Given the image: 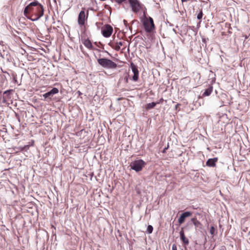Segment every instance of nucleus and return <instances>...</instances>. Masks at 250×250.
I'll list each match as a JSON object with an SVG mask.
<instances>
[{"label": "nucleus", "mask_w": 250, "mask_h": 250, "mask_svg": "<svg viewBox=\"0 0 250 250\" xmlns=\"http://www.w3.org/2000/svg\"><path fill=\"white\" fill-rule=\"evenodd\" d=\"M97 62L102 67L105 69H115L117 67L116 63L105 58L98 59Z\"/></svg>", "instance_id": "nucleus-4"}, {"label": "nucleus", "mask_w": 250, "mask_h": 250, "mask_svg": "<svg viewBox=\"0 0 250 250\" xmlns=\"http://www.w3.org/2000/svg\"><path fill=\"white\" fill-rule=\"evenodd\" d=\"M153 230V228L151 225H148L147 226L146 232L148 234H151Z\"/></svg>", "instance_id": "nucleus-19"}, {"label": "nucleus", "mask_w": 250, "mask_h": 250, "mask_svg": "<svg viewBox=\"0 0 250 250\" xmlns=\"http://www.w3.org/2000/svg\"><path fill=\"white\" fill-rule=\"evenodd\" d=\"M7 98L5 97V96H2V102L3 103H5L7 101Z\"/></svg>", "instance_id": "nucleus-26"}, {"label": "nucleus", "mask_w": 250, "mask_h": 250, "mask_svg": "<svg viewBox=\"0 0 250 250\" xmlns=\"http://www.w3.org/2000/svg\"><path fill=\"white\" fill-rule=\"evenodd\" d=\"M129 75L128 73H126L124 78V80L126 83H128V78Z\"/></svg>", "instance_id": "nucleus-23"}, {"label": "nucleus", "mask_w": 250, "mask_h": 250, "mask_svg": "<svg viewBox=\"0 0 250 250\" xmlns=\"http://www.w3.org/2000/svg\"><path fill=\"white\" fill-rule=\"evenodd\" d=\"M146 163L142 159L136 160L130 164L131 169L135 170L136 172H138L141 171L143 167L146 166Z\"/></svg>", "instance_id": "nucleus-5"}, {"label": "nucleus", "mask_w": 250, "mask_h": 250, "mask_svg": "<svg viewBox=\"0 0 250 250\" xmlns=\"http://www.w3.org/2000/svg\"><path fill=\"white\" fill-rule=\"evenodd\" d=\"M172 250H177V247L175 244H173L172 246Z\"/></svg>", "instance_id": "nucleus-27"}, {"label": "nucleus", "mask_w": 250, "mask_h": 250, "mask_svg": "<svg viewBox=\"0 0 250 250\" xmlns=\"http://www.w3.org/2000/svg\"><path fill=\"white\" fill-rule=\"evenodd\" d=\"M207 40H208V39H207ZM202 42L206 44V42H207V39H205V38H203L202 39Z\"/></svg>", "instance_id": "nucleus-30"}, {"label": "nucleus", "mask_w": 250, "mask_h": 250, "mask_svg": "<svg viewBox=\"0 0 250 250\" xmlns=\"http://www.w3.org/2000/svg\"><path fill=\"white\" fill-rule=\"evenodd\" d=\"M212 90H213L212 86L209 85L208 87L205 90V92L203 94V96H209L210 95V94L211 93V92H212Z\"/></svg>", "instance_id": "nucleus-14"}, {"label": "nucleus", "mask_w": 250, "mask_h": 250, "mask_svg": "<svg viewBox=\"0 0 250 250\" xmlns=\"http://www.w3.org/2000/svg\"><path fill=\"white\" fill-rule=\"evenodd\" d=\"M29 148V145H26L23 146H20L19 147V149L20 150V151H26Z\"/></svg>", "instance_id": "nucleus-20"}, {"label": "nucleus", "mask_w": 250, "mask_h": 250, "mask_svg": "<svg viewBox=\"0 0 250 250\" xmlns=\"http://www.w3.org/2000/svg\"><path fill=\"white\" fill-rule=\"evenodd\" d=\"M191 224H193L195 226L196 229L201 228L202 226L201 223L197 220L196 217L192 218L190 221L188 222L189 225H191Z\"/></svg>", "instance_id": "nucleus-12"}, {"label": "nucleus", "mask_w": 250, "mask_h": 250, "mask_svg": "<svg viewBox=\"0 0 250 250\" xmlns=\"http://www.w3.org/2000/svg\"><path fill=\"white\" fill-rule=\"evenodd\" d=\"M122 45H123V42H117L116 43V45L115 47H114V49L118 51L120 49V47Z\"/></svg>", "instance_id": "nucleus-18"}, {"label": "nucleus", "mask_w": 250, "mask_h": 250, "mask_svg": "<svg viewBox=\"0 0 250 250\" xmlns=\"http://www.w3.org/2000/svg\"><path fill=\"white\" fill-rule=\"evenodd\" d=\"M173 30L175 33H176V30L174 29H173Z\"/></svg>", "instance_id": "nucleus-34"}, {"label": "nucleus", "mask_w": 250, "mask_h": 250, "mask_svg": "<svg viewBox=\"0 0 250 250\" xmlns=\"http://www.w3.org/2000/svg\"><path fill=\"white\" fill-rule=\"evenodd\" d=\"M217 161L218 158L217 157L209 159L206 162V165L209 167H214Z\"/></svg>", "instance_id": "nucleus-10"}, {"label": "nucleus", "mask_w": 250, "mask_h": 250, "mask_svg": "<svg viewBox=\"0 0 250 250\" xmlns=\"http://www.w3.org/2000/svg\"><path fill=\"white\" fill-rule=\"evenodd\" d=\"M13 91L12 89H9L5 91L3 93V96H5V97L9 99L10 98V95L11 94V92Z\"/></svg>", "instance_id": "nucleus-17"}, {"label": "nucleus", "mask_w": 250, "mask_h": 250, "mask_svg": "<svg viewBox=\"0 0 250 250\" xmlns=\"http://www.w3.org/2000/svg\"><path fill=\"white\" fill-rule=\"evenodd\" d=\"M180 104H177L175 105V109H177L178 107H179V106H180Z\"/></svg>", "instance_id": "nucleus-31"}, {"label": "nucleus", "mask_w": 250, "mask_h": 250, "mask_svg": "<svg viewBox=\"0 0 250 250\" xmlns=\"http://www.w3.org/2000/svg\"><path fill=\"white\" fill-rule=\"evenodd\" d=\"M123 22H124L125 25L127 28L128 27V24H127V21L125 20H124Z\"/></svg>", "instance_id": "nucleus-28"}, {"label": "nucleus", "mask_w": 250, "mask_h": 250, "mask_svg": "<svg viewBox=\"0 0 250 250\" xmlns=\"http://www.w3.org/2000/svg\"><path fill=\"white\" fill-rule=\"evenodd\" d=\"M146 11H144V19L142 21L143 25L145 31L147 33L152 32L155 28L153 19L146 16Z\"/></svg>", "instance_id": "nucleus-3"}, {"label": "nucleus", "mask_w": 250, "mask_h": 250, "mask_svg": "<svg viewBox=\"0 0 250 250\" xmlns=\"http://www.w3.org/2000/svg\"><path fill=\"white\" fill-rule=\"evenodd\" d=\"M168 144H167V147H165L162 151V152L165 153L166 152V150L167 149L168 147Z\"/></svg>", "instance_id": "nucleus-29"}, {"label": "nucleus", "mask_w": 250, "mask_h": 250, "mask_svg": "<svg viewBox=\"0 0 250 250\" xmlns=\"http://www.w3.org/2000/svg\"><path fill=\"white\" fill-rule=\"evenodd\" d=\"M53 95L51 94V93L49 91L44 93L43 94L42 96L44 98V99H51V98L53 97Z\"/></svg>", "instance_id": "nucleus-16"}, {"label": "nucleus", "mask_w": 250, "mask_h": 250, "mask_svg": "<svg viewBox=\"0 0 250 250\" xmlns=\"http://www.w3.org/2000/svg\"><path fill=\"white\" fill-rule=\"evenodd\" d=\"M189 30H191L195 32V34L196 33V31H195V28L193 26H188L187 30L188 31Z\"/></svg>", "instance_id": "nucleus-25"}, {"label": "nucleus", "mask_w": 250, "mask_h": 250, "mask_svg": "<svg viewBox=\"0 0 250 250\" xmlns=\"http://www.w3.org/2000/svg\"><path fill=\"white\" fill-rule=\"evenodd\" d=\"M113 28L109 24H105L102 29V33L105 38L109 37L113 32Z\"/></svg>", "instance_id": "nucleus-6"}, {"label": "nucleus", "mask_w": 250, "mask_h": 250, "mask_svg": "<svg viewBox=\"0 0 250 250\" xmlns=\"http://www.w3.org/2000/svg\"><path fill=\"white\" fill-rule=\"evenodd\" d=\"M157 104L156 103L152 102L151 103L147 104L146 106V108L147 110L152 109L154 108Z\"/></svg>", "instance_id": "nucleus-15"}, {"label": "nucleus", "mask_w": 250, "mask_h": 250, "mask_svg": "<svg viewBox=\"0 0 250 250\" xmlns=\"http://www.w3.org/2000/svg\"><path fill=\"white\" fill-rule=\"evenodd\" d=\"M119 4H129L132 11L134 13H138L140 11H146V9L145 5L139 0H113Z\"/></svg>", "instance_id": "nucleus-2"}, {"label": "nucleus", "mask_w": 250, "mask_h": 250, "mask_svg": "<svg viewBox=\"0 0 250 250\" xmlns=\"http://www.w3.org/2000/svg\"><path fill=\"white\" fill-rule=\"evenodd\" d=\"M191 215L192 213L188 211L182 213L178 219V223L179 224H183L185 222L186 218L191 216Z\"/></svg>", "instance_id": "nucleus-8"}, {"label": "nucleus", "mask_w": 250, "mask_h": 250, "mask_svg": "<svg viewBox=\"0 0 250 250\" xmlns=\"http://www.w3.org/2000/svg\"><path fill=\"white\" fill-rule=\"evenodd\" d=\"M106 52H107L108 53V54H110L109 53L107 52V51H105Z\"/></svg>", "instance_id": "nucleus-35"}, {"label": "nucleus", "mask_w": 250, "mask_h": 250, "mask_svg": "<svg viewBox=\"0 0 250 250\" xmlns=\"http://www.w3.org/2000/svg\"><path fill=\"white\" fill-rule=\"evenodd\" d=\"M23 14L32 21H38L43 15V7L37 0H34L25 7Z\"/></svg>", "instance_id": "nucleus-1"}, {"label": "nucleus", "mask_w": 250, "mask_h": 250, "mask_svg": "<svg viewBox=\"0 0 250 250\" xmlns=\"http://www.w3.org/2000/svg\"><path fill=\"white\" fill-rule=\"evenodd\" d=\"M85 12L83 10H82L78 16V22L79 24L81 25H83L84 24L85 22Z\"/></svg>", "instance_id": "nucleus-9"}, {"label": "nucleus", "mask_w": 250, "mask_h": 250, "mask_svg": "<svg viewBox=\"0 0 250 250\" xmlns=\"http://www.w3.org/2000/svg\"><path fill=\"white\" fill-rule=\"evenodd\" d=\"M179 234H180V239L181 240V241L183 242V243L185 245H188L189 244V241H188V239L187 238L185 235L183 229H182L180 230Z\"/></svg>", "instance_id": "nucleus-11"}, {"label": "nucleus", "mask_w": 250, "mask_h": 250, "mask_svg": "<svg viewBox=\"0 0 250 250\" xmlns=\"http://www.w3.org/2000/svg\"><path fill=\"white\" fill-rule=\"evenodd\" d=\"M50 92L53 95H54V94H56L59 92V90L58 88L54 87L51 90H50Z\"/></svg>", "instance_id": "nucleus-21"}, {"label": "nucleus", "mask_w": 250, "mask_h": 250, "mask_svg": "<svg viewBox=\"0 0 250 250\" xmlns=\"http://www.w3.org/2000/svg\"><path fill=\"white\" fill-rule=\"evenodd\" d=\"M14 80L15 83H17V80L15 78H14Z\"/></svg>", "instance_id": "nucleus-32"}, {"label": "nucleus", "mask_w": 250, "mask_h": 250, "mask_svg": "<svg viewBox=\"0 0 250 250\" xmlns=\"http://www.w3.org/2000/svg\"><path fill=\"white\" fill-rule=\"evenodd\" d=\"M248 37L247 35H245V39H248Z\"/></svg>", "instance_id": "nucleus-33"}, {"label": "nucleus", "mask_w": 250, "mask_h": 250, "mask_svg": "<svg viewBox=\"0 0 250 250\" xmlns=\"http://www.w3.org/2000/svg\"><path fill=\"white\" fill-rule=\"evenodd\" d=\"M130 67L133 75L131 78V80L134 82H137L139 79V72L137 66L133 62L130 63Z\"/></svg>", "instance_id": "nucleus-7"}, {"label": "nucleus", "mask_w": 250, "mask_h": 250, "mask_svg": "<svg viewBox=\"0 0 250 250\" xmlns=\"http://www.w3.org/2000/svg\"><path fill=\"white\" fill-rule=\"evenodd\" d=\"M203 16L202 10H201L199 14L197 15V18L198 20H201Z\"/></svg>", "instance_id": "nucleus-22"}, {"label": "nucleus", "mask_w": 250, "mask_h": 250, "mask_svg": "<svg viewBox=\"0 0 250 250\" xmlns=\"http://www.w3.org/2000/svg\"><path fill=\"white\" fill-rule=\"evenodd\" d=\"M215 230V229L213 226H211L210 228L209 232L211 235H213L214 234Z\"/></svg>", "instance_id": "nucleus-24"}, {"label": "nucleus", "mask_w": 250, "mask_h": 250, "mask_svg": "<svg viewBox=\"0 0 250 250\" xmlns=\"http://www.w3.org/2000/svg\"><path fill=\"white\" fill-rule=\"evenodd\" d=\"M83 43L85 47L87 48L91 49L93 48V45L91 41L88 39H84L83 41Z\"/></svg>", "instance_id": "nucleus-13"}]
</instances>
